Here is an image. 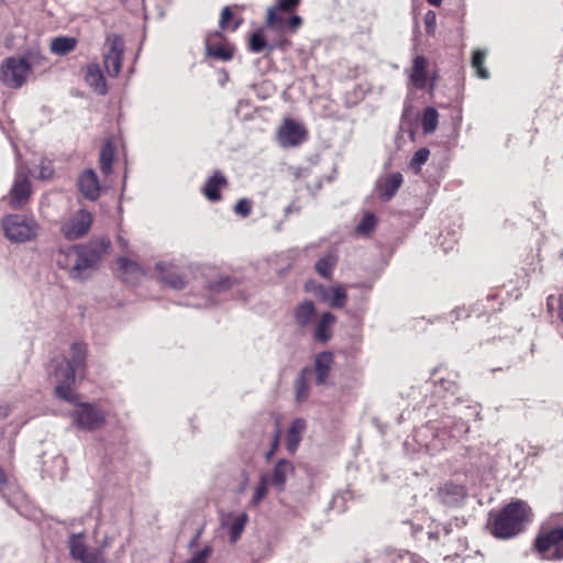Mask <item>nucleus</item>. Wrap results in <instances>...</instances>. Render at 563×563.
Instances as JSON below:
<instances>
[{
    "instance_id": "obj_37",
    "label": "nucleus",
    "mask_w": 563,
    "mask_h": 563,
    "mask_svg": "<svg viewBox=\"0 0 563 563\" xmlns=\"http://www.w3.org/2000/svg\"><path fill=\"white\" fill-rule=\"evenodd\" d=\"M335 265H336V257L332 254H328V255L321 257L317 262L316 271L320 276H322L327 279H331L332 272H333V268L335 267Z\"/></svg>"
},
{
    "instance_id": "obj_16",
    "label": "nucleus",
    "mask_w": 563,
    "mask_h": 563,
    "mask_svg": "<svg viewBox=\"0 0 563 563\" xmlns=\"http://www.w3.org/2000/svg\"><path fill=\"white\" fill-rule=\"evenodd\" d=\"M229 181L221 170H214L203 187L201 188L202 195L210 201H220L222 199L221 190L228 187Z\"/></svg>"
},
{
    "instance_id": "obj_22",
    "label": "nucleus",
    "mask_w": 563,
    "mask_h": 563,
    "mask_svg": "<svg viewBox=\"0 0 563 563\" xmlns=\"http://www.w3.org/2000/svg\"><path fill=\"white\" fill-rule=\"evenodd\" d=\"M306 428L307 422L303 418H296L290 423L286 434V449L289 454H295L297 452Z\"/></svg>"
},
{
    "instance_id": "obj_11",
    "label": "nucleus",
    "mask_w": 563,
    "mask_h": 563,
    "mask_svg": "<svg viewBox=\"0 0 563 563\" xmlns=\"http://www.w3.org/2000/svg\"><path fill=\"white\" fill-rule=\"evenodd\" d=\"M92 221L91 212L79 209L62 222L60 232L69 241L80 239L89 232Z\"/></svg>"
},
{
    "instance_id": "obj_17",
    "label": "nucleus",
    "mask_w": 563,
    "mask_h": 563,
    "mask_svg": "<svg viewBox=\"0 0 563 563\" xmlns=\"http://www.w3.org/2000/svg\"><path fill=\"white\" fill-rule=\"evenodd\" d=\"M69 352V358L64 357L62 361L75 369L79 376H84L87 369V344L75 342L70 345Z\"/></svg>"
},
{
    "instance_id": "obj_41",
    "label": "nucleus",
    "mask_w": 563,
    "mask_h": 563,
    "mask_svg": "<svg viewBox=\"0 0 563 563\" xmlns=\"http://www.w3.org/2000/svg\"><path fill=\"white\" fill-rule=\"evenodd\" d=\"M300 2L301 0H275L274 4L269 8L277 9L292 15L296 14Z\"/></svg>"
},
{
    "instance_id": "obj_43",
    "label": "nucleus",
    "mask_w": 563,
    "mask_h": 563,
    "mask_svg": "<svg viewBox=\"0 0 563 563\" xmlns=\"http://www.w3.org/2000/svg\"><path fill=\"white\" fill-rule=\"evenodd\" d=\"M430 156V151L427 147L419 148L410 161V166L416 170H419Z\"/></svg>"
},
{
    "instance_id": "obj_18",
    "label": "nucleus",
    "mask_w": 563,
    "mask_h": 563,
    "mask_svg": "<svg viewBox=\"0 0 563 563\" xmlns=\"http://www.w3.org/2000/svg\"><path fill=\"white\" fill-rule=\"evenodd\" d=\"M402 181L404 178L400 173H393L380 178L376 184L379 199L384 201L390 200L402 185Z\"/></svg>"
},
{
    "instance_id": "obj_8",
    "label": "nucleus",
    "mask_w": 563,
    "mask_h": 563,
    "mask_svg": "<svg viewBox=\"0 0 563 563\" xmlns=\"http://www.w3.org/2000/svg\"><path fill=\"white\" fill-rule=\"evenodd\" d=\"M76 375L78 373L67 365L64 361L56 364L54 378H55V396L69 404H76L79 399V394L75 391L74 386L76 383Z\"/></svg>"
},
{
    "instance_id": "obj_24",
    "label": "nucleus",
    "mask_w": 563,
    "mask_h": 563,
    "mask_svg": "<svg viewBox=\"0 0 563 563\" xmlns=\"http://www.w3.org/2000/svg\"><path fill=\"white\" fill-rule=\"evenodd\" d=\"M118 265L123 280L128 284H136L145 274L137 262L126 257H120Z\"/></svg>"
},
{
    "instance_id": "obj_47",
    "label": "nucleus",
    "mask_w": 563,
    "mask_h": 563,
    "mask_svg": "<svg viewBox=\"0 0 563 563\" xmlns=\"http://www.w3.org/2000/svg\"><path fill=\"white\" fill-rule=\"evenodd\" d=\"M437 15L433 11H428L424 15V25L427 33H433L435 29Z\"/></svg>"
},
{
    "instance_id": "obj_25",
    "label": "nucleus",
    "mask_w": 563,
    "mask_h": 563,
    "mask_svg": "<svg viewBox=\"0 0 563 563\" xmlns=\"http://www.w3.org/2000/svg\"><path fill=\"white\" fill-rule=\"evenodd\" d=\"M334 362V355L332 352L325 351L317 354L314 358V371H316V383L317 385L325 384L332 364Z\"/></svg>"
},
{
    "instance_id": "obj_34",
    "label": "nucleus",
    "mask_w": 563,
    "mask_h": 563,
    "mask_svg": "<svg viewBox=\"0 0 563 563\" xmlns=\"http://www.w3.org/2000/svg\"><path fill=\"white\" fill-rule=\"evenodd\" d=\"M114 159V146L111 142L102 145L100 151V169L103 174L108 175L112 172V163Z\"/></svg>"
},
{
    "instance_id": "obj_31",
    "label": "nucleus",
    "mask_w": 563,
    "mask_h": 563,
    "mask_svg": "<svg viewBox=\"0 0 563 563\" xmlns=\"http://www.w3.org/2000/svg\"><path fill=\"white\" fill-rule=\"evenodd\" d=\"M323 299L328 301L331 308L338 309L343 308L347 301L346 288L342 285L332 287L328 294L323 296Z\"/></svg>"
},
{
    "instance_id": "obj_21",
    "label": "nucleus",
    "mask_w": 563,
    "mask_h": 563,
    "mask_svg": "<svg viewBox=\"0 0 563 563\" xmlns=\"http://www.w3.org/2000/svg\"><path fill=\"white\" fill-rule=\"evenodd\" d=\"M336 322V317L332 312H323L319 318L313 339L319 343H328L333 336V325Z\"/></svg>"
},
{
    "instance_id": "obj_35",
    "label": "nucleus",
    "mask_w": 563,
    "mask_h": 563,
    "mask_svg": "<svg viewBox=\"0 0 563 563\" xmlns=\"http://www.w3.org/2000/svg\"><path fill=\"white\" fill-rule=\"evenodd\" d=\"M439 113L433 107L423 110L421 126L424 134H431L437 130Z\"/></svg>"
},
{
    "instance_id": "obj_39",
    "label": "nucleus",
    "mask_w": 563,
    "mask_h": 563,
    "mask_svg": "<svg viewBox=\"0 0 563 563\" xmlns=\"http://www.w3.org/2000/svg\"><path fill=\"white\" fill-rule=\"evenodd\" d=\"M233 18V12L231 10L230 7H224L221 11V15H220V21H219V26L221 30H231V31H236L239 29V26L243 23V19L240 18L238 19L231 26H230V22Z\"/></svg>"
},
{
    "instance_id": "obj_45",
    "label": "nucleus",
    "mask_w": 563,
    "mask_h": 563,
    "mask_svg": "<svg viewBox=\"0 0 563 563\" xmlns=\"http://www.w3.org/2000/svg\"><path fill=\"white\" fill-rule=\"evenodd\" d=\"M280 435H282V430H280L279 424L277 423L275 432L272 438L271 448L265 454L266 461H269L274 456V454L277 452V450L279 448Z\"/></svg>"
},
{
    "instance_id": "obj_51",
    "label": "nucleus",
    "mask_w": 563,
    "mask_h": 563,
    "mask_svg": "<svg viewBox=\"0 0 563 563\" xmlns=\"http://www.w3.org/2000/svg\"><path fill=\"white\" fill-rule=\"evenodd\" d=\"M558 301H559L558 316H559L560 320L563 322V294L560 295Z\"/></svg>"
},
{
    "instance_id": "obj_23",
    "label": "nucleus",
    "mask_w": 563,
    "mask_h": 563,
    "mask_svg": "<svg viewBox=\"0 0 563 563\" xmlns=\"http://www.w3.org/2000/svg\"><path fill=\"white\" fill-rule=\"evenodd\" d=\"M85 81L98 95L104 96L108 92L107 80L98 64L87 66Z\"/></svg>"
},
{
    "instance_id": "obj_57",
    "label": "nucleus",
    "mask_w": 563,
    "mask_h": 563,
    "mask_svg": "<svg viewBox=\"0 0 563 563\" xmlns=\"http://www.w3.org/2000/svg\"><path fill=\"white\" fill-rule=\"evenodd\" d=\"M4 2H5V0H0V4H2V3H4Z\"/></svg>"
},
{
    "instance_id": "obj_52",
    "label": "nucleus",
    "mask_w": 563,
    "mask_h": 563,
    "mask_svg": "<svg viewBox=\"0 0 563 563\" xmlns=\"http://www.w3.org/2000/svg\"><path fill=\"white\" fill-rule=\"evenodd\" d=\"M553 303H554V296L553 295L548 296V298H547L548 308L551 309L553 307Z\"/></svg>"
},
{
    "instance_id": "obj_32",
    "label": "nucleus",
    "mask_w": 563,
    "mask_h": 563,
    "mask_svg": "<svg viewBox=\"0 0 563 563\" xmlns=\"http://www.w3.org/2000/svg\"><path fill=\"white\" fill-rule=\"evenodd\" d=\"M486 59V51L484 49H475L472 54L471 65L472 68L475 70V74L481 79H488L489 78V71L484 66Z\"/></svg>"
},
{
    "instance_id": "obj_28",
    "label": "nucleus",
    "mask_w": 563,
    "mask_h": 563,
    "mask_svg": "<svg viewBox=\"0 0 563 563\" xmlns=\"http://www.w3.org/2000/svg\"><path fill=\"white\" fill-rule=\"evenodd\" d=\"M428 59L424 56H416L411 67L410 79L418 89L426 88L427 85Z\"/></svg>"
},
{
    "instance_id": "obj_27",
    "label": "nucleus",
    "mask_w": 563,
    "mask_h": 563,
    "mask_svg": "<svg viewBox=\"0 0 563 563\" xmlns=\"http://www.w3.org/2000/svg\"><path fill=\"white\" fill-rule=\"evenodd\" d=\"M311 375H312V371L309 367H305L300 371V373L298 374V376L295 380V384H294L295 397H296V401L298 404L305 402L309 397V393H310L309 382H310Z\"/></svg>"
},
{
    "instance_id": "obj_36",
    "label": "nucleus",
    "mask_w": 563,
    "mask_h": 563,
    "mask_svg": "<svg viewBox=\"0 0 563 563\" xmlns=\"http://www.w3.org/2000/svg\"><path fill=\"white\" fill-rule=\"evenodd\" d=\"M384 563H427L422 558L411 553L405 552H393L386 555Z\"/></svg>"
},
{
    "instance_id": "obj_33",
    "label": "nucleus",
    "mask_w": 563,
    "mask_h": 563,
    "mask_svg": "<svg viewBox=\"0 0 563 563\" xmlns=\"http://www.w3.org/2000/svg\"><path fill=\"white\" fill-rule=\"evenodd\" d=\"M249 47L253 53H262L264 49L272 52L274 48H278L275 44H267L263 30H257L251 34Z\"/></svg>"
},
{
    "instance_id": "obj_56",
    "label": "nucleus",
    "mask_w": 563,
    "mask_h": 563,
    "mask_svg": "<svg viewBox=\"0 0 563 563\" xmlns=\"http://www.w3.org/2000/svg\"><path fill=\"white\" fill-rule=\"evenodd\" d=\"M497 297L494 295V296H487V300L490 301V300H495Z\"/></svg>"
},
{
    "instance_id": "obj_54",
    "label": "nucleus",
    "mask_w": 563,
    "mask_h": 563,
    "mask_svg": "<svg viewBox=\"0 0 563 563\" xmlns=\"http://www.w3.org/2000/svg\"><path fill=\"white\" fill-rule=\"evenodd\" d=\"M429 4L439 7L442 2V0H427Z\"/></svg>"
},
{
    "instance_id": "obj_9",
    "label": "nucleus",
    "mask_w": 563,
    "mask_h": 563,
    "mask_svg": "<svg viewBox=\"0 0 563 563\" xmlns=\"http://www.w3.org/2000/svg\"><path fill=\"white\" fill-rule=\"evenodd\" d=\"M33 194L32 183L24 170H16L13 184L5 197L10 208L23 209L30 201Z\"/></svg>"
},
{
    "instance_id": "obj_49",
    "label": "nucleus",
    "mask_w": 563,
    "mask_h": 563,
    "mask_svg": "<svg viewBox=\"0 0 563 563\" xmlns=\"http://www.w3.org/2000/svg\"><path fill=\"white\" fill-rule=\"evenodd\" d=\"M11 412V407L8 404H0V419L7 418Z\"/></svg>"
},
{
    "instance_id": "obj_48",
    "label": "nucleus",
    "mask_w": 563,
    "mask_h": 563,
    "mask_svg": "<svg viewBox=\"0 0 563 563\" xmlns=\"http://www.w3.org/2000/svg\"><path fill=\"white\" fill-rule=\"evenodd\" d=\"M211 554V548L206 547L199 551L188 563H207V559Z\"/></svg>"
},
{
    "instance_id": "obj_7",
    "label": "nucleus",
    "mask_w": 563,
    "mask_h": 563,
    "mask_svg": "<svg viewBox=\"0 0 563 563\" xmlns=\"http://www.w3.org/2000/svg\"><path fill=\"white\" fill-rule=\"evenodd\" d=\"M70 413L73 424L82 431L92 432L102 428L107 422V413L93 402L79 401L73 404Z\"/></svg>"
},
{
    "instance_id": "obj_30",
    "label": "nucleus",
    "mask_w": 563,
    "mask_h": 563,
    "mask_svg": "<svg viewBox=\"0 0 563 563\" xmlns=\"http://www.w3.org/2000/svg\"><path fill=\"white\" fill-rule=\"evenodd\" d=\"M77 38L70 36H57L51 41V52L58 56H65L73 52L77 46Z\"/></svg>"
},
{
    "instance_id": "obj_1",
    "label": "nucleus",
    "mask_w": 563,
    "mask_h": 563,
    "mask_svg": "<svg viewBox=\"0 0 563 563\" xmlns=\"http://www.w3.org/2000/svg\"><path fill=\"white\" fill-rule=\"evenodd\" d=\"M532 517L533 512L528 503L516 499L499 509L490 510L486 529L498 540H509L522 533Z\"/></svg>"
},
{
    "instance_id": "obj_42",
    "label": "nucleus",
    "mask_w": 563,
    "mask_h": 563,
    "mask_svg": "<svg viewBox=\"0 0 563 563\" xmlns=\"http://www.w3.org/2000/svg\"><path fill=\"white\" fill-rule=\"evenodd\" d=\"M376 224V217L373 213H366L357 224L356 229L361 233H371L375 230Z\"/></svg>"
},
{
    "instance_id": "obj_20",
    "label": "nucleus",
    "mask_w": 563,
    "mask_h": 563,
    "mask_svg": "<svg viewBox=\"0 0 563 563\" xmlns=\"http://www.w3.org/2000/svg\"><path fill=\"white\" fill-rule=\"evenodd\" d=\"M70 554L82 563H99V554L86 547L80 536H73L69 541Z\"/></svg>"
},
{
    "instance_id": "obj_26",
    "label": "nucleus",
    "mask_w": 563,
    "mask_h": 563,
    "mask_svg": "<svg viewBox=\"0 0 563 563\" xmlns=\"http://www.w3.org/2000/svg\"><path fill=\"white\" fill-rule=\"evenodd\" d=\"M213 37H222L220 32L209 34L206 40V49L209 56L216 57L221 60H230L233 57L232 48L225 43H213Z\"/></svg>"
},
{
    "instance_id": "obj_4",
    "label": "nucleus",
    "mask_w": 563,
    "mask_h": 563,
    "mask_svg": "<svg viewBox=\"0 0 563 563\" xmlns=\"http://www.w3.org/2000/svg\"><path fill=\"white\" fill-rule=\"evenodd\" d=\"M59 256H63L64 261L58 258V265L69 266L70 277L75 279L82 278L85 271L96 267L99 262V254L96 251L82 246H71Z\"/></svg>"
},
{
    "instance_id": "obj_53",
    "label": "nucleus",
    "mask_w": 563,
    "mask_h": 563,
    "mask_svg": "<svg viewBox=\"0 0 563 563\" xmlns=\"http://www.w3.org/2000/svg\"><path fill=\"white\" fill-rule=\"evenodd\" d=\"M118 243L122 249H125L128 246V241L123 239L122 236L118 238Z\"/></svg>"
},
{
    "instance_id": "obj_13",
    "label": "nucleus",
    "mask_w": 563,
    "mask_h": 563,
    "mask_svg": "<svg viewBox=\"0 0 563 563\" xmlns=\"http://www.w3.org/2000/svg\"><path fill=\"white\" fill-rule=\"evenodd\" d=\"M307 139L306 129L292 119H285L278 130V140L283 146H298Z\"/></svg>"
},
{
    "instance_id": "obj_55",
    "label": "nucleus",
    "mask_w": 563,
    "mask_h": 563,
    "mask_svg": "<svg viewBox=\"0 0 563 563\" xmlns=\"http://www.w3.org/2000/svg\"><path fill=\"white\" fill-rule=\"evenodd\" d=\"M225 286H229V279H224V280H222V282L219 284V287H218V288H219V289H221V288H223V287H225Z\"/></svg>"
},
{
    "instance_id": "obj_15",
    "label": "nucleus",
    "mask_w": 563,
    "mask_h": 563,
    "mask_svg": "<svg viewBox=\"0 0 563 563\" xmlns=\"http://www.w3.org/2000/svg\"><path fill=\"white\" fill-rule=\"evenodd\" d=\"M77 186L80 194L88 200L95 201L100 196L99 178L92 169H87L79 175Z\"/></svg>"
},
{
    "instance_id": "obj_14",
    "label": "nucleus",
    "mask_w": 563,
    "mask_h": 563,
    "mask_svg": "<svg viewBox=\"0 0 563 563\" xmlns=\"http://www.w3.org/2000/svg\"><path fill=\"white\" fill-rule=\"evenodd\" d=\"M467 492L465 486L452 482L445 483L438 490L439 500L448 507H460L463 505Z\"/></svg>"
},
{
    "instance_id": "obj_50",
    "label": "nucleus",
    "mask_w": 563,
    "mask_h": 563,
    "mask_svg": "<svg viewBox=\"0 0 563 563\" xmlns=\"http://www.w3.org/2000/svg\"><path fill=\"white\" fill-rule=\"evenodd\" d=\"M8 484V478L5 472L0 467V489L5 487Z\"/></svg>"
},
{
    "instance_id": "obj_19",
    "label": "nucleus",
    "mask_w": 563,
    "mask_h": 563,
    "mask_svg": "<svg viewBox=\"0 0 563 563\" xmlns=\"http://www.w3.org/2000/svg\"><path fill=\"white\" fill-rule=\"evenodd\" d=\"M292 314L297 325L301 330L312 325L317 320V309L311 300H305L296 306Z\"/></svg>"
},
{
    "instance_id": "obj_5",
    "label": "nucleus",
    "mask_w": 563,
    "mask_h": 563,
    "mask_svg": "<svg viewBox=\"0 0 563 563\" xmlns=\"http://www.w3.org/2000/svg\"><path fill=\"white\" fill-rule=\"evenodd\" d=\"M4 236L13 243H25L37 236L38 224L33 218L8 214L2 219Z\"/></svg>"
},
{
    "instance_id": "obj_46",
    "label": "nucleus",
    "mask_w": 563,
    "mask_h": 563,
    "mask_svg": "<svg viewBox=\"0 0 563 563\" xmlns=\"http://www.w3.org/2000/svg\"><path fill=\"white\" fill-rule=\"evenodd\" d=\"M234 212L243 218L249 217L252 212V202L246 198L238 200L234 206Z\"/></svg>"
},
{
    "instance_id": "obj_10",
    "label": "nucleus",
    "mask_w": 563,
    "mask_h": 563,
    "mask_svg": "<svg viewBox=\"0 0 563 563\" xmlns=\"http://www.w3.org/2000/svg\"><path fill=\"white\" fill-rule=\"evenodd\" d=\"M124 56V41L118 34H110L106 40L103 66L110 77H117L122 68Z\"/></svg>"
},
{
    "instance_id": "obj_6",
    "label": "nucleus",
    "mask_w": 563,
    "mask_h": 563,
    "mask_svg": "<svg viewBox=\"0 0 563 563\" xmlns=\"http://www.w3.org/2000/svg\"><path fill=\"white\" fill-rule=\"evenodd\" d=\"M30 58L33 59L34 57L30 55L29 57L10 56L4 58L0 65V81L9 88H21L33 68Z\"/></svg>"
},
{
    "instance_id": "obj_12",
    "label": "nucleus",
    "mask_w": 563,
    "mask_h": 563,
    "mask_svg": "<svg viewBox=\"0 0 563 563\" xmlns=\"http://www.w3.org/2000/svg\"><path fill=\"white\" fill-rule=\"evenodd\" d=\"M295 473V465L287 459L278 460L273 466L271 472L263 473V476L267 478L271 487L275 488L278 493L285 490L286 483L289 475Z\"/></svg>"
},
{
    "instance_id": "obj_29",
    "label": "nucleus",
    "mask_w": 563,
    "mask_h": 563,
    "mask_svg": "<svg viewBox=\"0 0 563 563\" xmlns=\"http://www.w3.org/2000/svg\"><path fill=\"white\" fill-rule=\"evenodd\" d=\"M156 269L162 280L174 289H183L186 285L184 277L173 267L165 264H157Z\"/></svg>"
},
{
    "instance_id": "obj_2",
    "label": "nucleus",
    "mask_w": 563,
    "mask_h": 563,
    "mask_svg": "<svg viewBox=\"0 0 563 563\" xmlns=\"http://www.w3.org/2000/svg\"><path fill=\"white\" fill-rule=\"evenodd\" d=\"M532 549L543 560L562 561L563 527L542 525L533 540Z\"/></svg>"
},
{
    "instance_id": "obj_38",
    "label": "nucleus",
    "mask_w": 563,
    "mask_h": 563,
    "mask_svg": "<svg viewBox=\"0 0 563 563\" xmlns=\"http://www.w3.org/2000/svg\"><path fill=\"white\" fill-rule=\"evenodd\" d=\"M247 522H249V516L245 512L240 514L239 516H236L233 519V521L230 525V542L231 543H235L240 539Z\"/></svg>"
},
{
    "instance_id": "obj_3",
    "label": "nucleus",
    "mask_w": 563,
    "mask_h": 563,
    "mask_svg": "<svg viewBox=\"0 0 563 563\" xmlns=\"http://www.w3.org/2000/svg\"><path fill=\"white\" fill-rule=\"evenodd\" d=\"M285 12L267 8L265 16V27L275 31L278 34L276 46L279 49H287L291 42L286 37V33H296L302 25V18L298 14L285 16Z\"/></svg>"
},
{
    "instance_id": "obj_40",
    "label": "nucleus",
    "mask_w": 563,
    "mask_h": 563,
    "mask_svg": "<svg viewBox=\"0 0 563 563\" xmlns=\"http://www.w3.org/2000/svg\"><path fill=\"white\" fill-rule=\"evenodd\" d=\"M269 486H271L269 482L262 474L260 477L258 485L256 486L254 494L252 496V499L250 501L252 506L256 507L264 500V498L268 494Z\"/></svg>"
},
{
    "instance_id": "obj_44",
    "label": "nucleus",
    "mask_w": 563,
    "mask_h": 563,
    "mask_svg": "<svg viewBox=\"0 0 563 563\" xmlns=\"http://www.w3.org/2000/svg\"><path fill=\"white\" fill-rule=\"evenodd\" d=\"M38 168H40V172H38L37 177L42 180H49L55 175V169H54L52 163L46 159L41 161Z\"/></svg>"
}]
</instances>
